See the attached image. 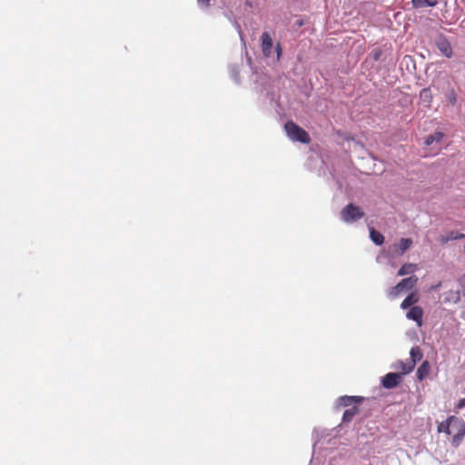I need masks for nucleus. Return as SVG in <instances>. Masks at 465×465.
Masks as SVG:
<instances>
[{"label":"nucleus","instance_id":"f257e3e1","mask_svg":"<svg viewBox=\"0 0 465 465\" xmlns=\"http://www.w3.org/2000/svg\"><path fill=\"white\" fill-rule=\"evenodd\" d=\"M247 62L252 71V89L259 95L258 99L264 104L271 107L279 106L278 95L274 90L273 82L265 74H258L252 66V59L247 55Z\"/></svg>","mask_w":465,"mask_h":465},{"label":"nucleus","instance_id":"f03ea898","mask_svg":"<svg viewBox=\"0 0 465 465\" xmlns=\"http://www.w3.org/2000/svg\"><path fill=\"white\" fill-rule=\"evenodd\" d=\"M261 53L270 66H278L283 56V47L280 41H275L269 31H263L260 36Z\"/></svg>","mask_w":465,"mask_h":465},{"label":"nucleus","instance_id":"7ed1b4c3","mask_svg":"<svg viewBox=\"0 0 465 465\" xmlns=\"http://www.w3.org/2000/svg\"><path fill=\"white\" fill-rule=\"evenodd\" d=\"M284 131L287 137L294 143L308 144L311 142L310 134L293 120H288L284 124Z\"/></svg>","mask_w":465,"mask_h":465},{"label":"nucleus","instance_id":"20e7f679","mask_svg":"<svg viewBox=\"0 0 465 465\" xmlns=\"http://www.w3.org/2000/svg\"><path fill=\"white\" fill-rule=\"evenodd\" d=\"M365 216L363 209L353 202L344 205L340 212V220L345 224H353Z\"/></svg>","mask_w":465,"mask_h":465},{"label":"nucleus","instance_id":"39448f33","mask_svg":"<svg viewBox=\"0 0 465 465\" xmlns=\"http://www.w3.org/2000/svg\"><path fill=\"white\" fill-rule=\"evenodd\" d=\"M433 44L440 51V54L446 58H451L453 56V49L451 44L443 33H437L433 38Z\"/></svg>","mask_w":465,"mask_h":465},{"label":"nucleus","instance_id":"423d86ee","mask_svg":"<svg viewBox=\"0 0 465 465\" xmlns=\"http://www.w3.org/2000/svg\"><path fill=\"white\" fill-rule=\"evenodd\" d=\"M365 398L358 395H342L336 399L334 401V411H339L341 408H351V406L361 405Z\"/></svg>","mask_w":465,"mask_h":465},{"label":"nucleus","instance_id":"0eeeda50","mask_svg":"<svg viewBox=\"0 0 465 465\" xmlns=\"http://www.w3.org/2000/svg\"><path fill=\"white\" fill-rule=\"evenodd\" d=\"M418 277L411 274L406 278L401 279L391 291L390 294L393 297L399 295L402 292L411 291L418 282Z\"/></svg>","mask_w":465,"mask_h":465},{"label":"nucleus","instance_id":"6e6552de","mask_svg":"<svg viewBox=\"0 0 465 465\" xmlns=\"http://www.w3.org/2000/svg\"><path fill=\"white\" fill-rule=\"evenodd\" d=\"M403 381V377L399 372L391 371L381 378L380 384L386 390L397 388Z\"/></svg>","mask_w":465,"mask_h":465},{"label":"nucleus","instance_id":"1a4fd4ad","mask_svg":"<svg viewBox=\"0 0 465 465\" xmlns=\"http://www.w3.org/2000/svg\"><path fill=\"white\" fill-rule=\"evenodd\" d=\"M446 131L442 129H437L433 133L423 137V145L427 147H431L434 143L440 145L443 142V139L446 137Z\"/></svg>","mask_w":465,"mask_h":465},{"label":"nucleus","instance_id":"9d476101","mask_svg":"<svg viewBox=\"0 0 465 465\" xmlns=\"http://www.w3.org/2000/svg\"><path fill=\"white\" fill-rule=\"evenodd\" d=\"M459 421L460 422H456L453 427V429H457L458 431L451 438V445L455 448H458L461 444L465 437V421L460 418H459Z\"/></svg>","mask_w":465,"mask_h":465},{"label":"nucleus","instance_id":"9b49d317","mask_svg":"<svg viewBox=\"0 0 465 465\" xmlns=\"http://www.w3.org/2000/svg\"><path fill=\"white\" fill-rule=\"evenodd\" d=\"M456 422L459 421V417L450 415L445 420L440 422L437 426V431L439 433H445L447 435L451 434V429L455 426Z\"/></svg>","mask_w":465,"mask_h":465},{"label":"nucleus","instance_id":"f8f14e48","mask_svg":"<svg viewBox=\"0 0 465 465\" xmlns=\"http://www.w3.org/2000/svg\"><path fill=\"white\" fill-rule=\"evenodd\" d=\"M330 186L335 188L336 191L341 193L343 190L345 179L342 174L337 173L334 169L330 171V178H328Z\"/></svg>","mask_w":465,"mask_h":465},{"label":"nucleus","instance_id":"ddd939ff","mask_svg":"<svg viewBox=\"0 0 465 465\" xmlns=\"http://www.w3.org/2000/svg\"><path fill=\"white\" fill-rule=\"evenodd\" d=\"M406 317L407 319L415 322L418 327H420L423 322V310L420 306H412L407 311Z\"/></svg>","mask_w":465,"mask_h":465},{"label":"nucleus","instance_id":"4468645a","mask_svg":"<svg viewBox=\"0 0 465 465\" xmlns=\"http://www.w3.org/2000/svg\"><path fill=\"white\" fill-rule=\"evenodd\" d=\"M419 98L422 106L426 107L427 109H430L433 94L430 86L424 87L420 91Z\"/></svg>","mask_w":465,"mask_h":465},{"label":"nucleus","instance_id":"2eb2a0df","mask_svg":"<svg viewBox=\"0 0 465 465\" xmlns=\"http://www.w3.org/2000/svg\"><path fill=\"white\" fill-rule=\"evenodd\" d=\"M443 95L447 101V105H450L452 107L457 105L458 92L453 86H451L450 84H448V86L443 90Z\"/></svg>","mask_w":465,"mask_h":465},{"label":"nucleus","instance_id":"dca6fc26","mask_svg":"<svg viewBox=\"0 0 465 465\" xmlns=\"http://www.w3.org/2000/svg\"><path fill=\"white\" fill-rule=\"evenodd\" d=\"M242 64H230L228 65L229 74L233 83L237 85L241 84L242 79L240 77Z\"/></svg>","mask_w":465,"mask_h":465},{"label":"nucleus","instance_id":"f3484780","mask_svg":"<svg viewBox=\"0 0 465 465\" xmlns=\"http://www.w3.org/2000/svg\"><path fill=\"white\" fill-rule=\"evenodd\" d=\"M360 412V405L351 406V408L345 409L342 417H341V424L350 423L356 414Z\"/></svg>","mask_w":465,"mask_h":465},{"label":"nucleus","instance_id":"a211bd4d","mask_svg":"<svg viewBox=\"0 0 465 465\" xmlns=\"http://www.w3.org/2000/svg\"><path fill=\"white\" fill-rule=\"evenodd\" d=\"M369 236L370 240L376 246H381L384 243L385 238L383 234L372 226H369Z\"/></svg>","mask_w":465,"mask_h":465},{"label":"nucleus","instance_id":"6ab92c4d","mask_svg":"<svg viewBox=\"0 0 465 465\" xmlns=\"http://www.w3.org/2000/svg\"><path fill=\"white\" fill-rule=\"evenodd\" d=\"M460 301V290H450L443 294V302L446 304H457Z\"/></svg>","mask_w":465,"mask_h":465},{"label":"nucleus","instance_id":"aec40b11","mask_svg":"<svg viewBox=\"0 0 465 465\" xmlns=\"http://www.w3.org/2000/svg\"><path fill=\"white\" fill-rule=\"evenodd\" d=\"M422 357H423V353L419 347L414 346L410 350V359L408 360V361L413 370H414L417 362H419L422 360Z\"/></svg>","mask_w":465,"mask_h":465},{"label":"nucleus","instance_id":"412c9836","mask_svg":"<svg viewBox=\"0 0 465 465\" xmlns=\"http://www.w3.org/2000/svg\"><path fill=\"white\" fill-rule=\"evenodd\" d=\"M391 367L393 369H400L401 371H399V373L401 374L403 378L404 376L410 374L413 371L408 360L406 361H403L402 360H398Z\"/></svg>","mask_w":465,"mask_h":465},{"label":"nucleus","instance_id":"4be33fe9","mask_svg":"<svg viewBox=\"0 0 465 465\" xmlns=\"http://www.w3.org/2000/svg\"><path fill=\"white\" fill-rule=\"evenodd\" d=\"M430 364L428 361H422L416 371V379L419 381H422L430 374Z\"/></svg>","mask_w":465,"mask_h":465},{"label":"nucleus","instance_id":"5701e85b","mask_svg":"<svg viewBox=\"0 0 465 465\" xmlns=\"http://www.w3.org/2000/svg\"><path fill=\"white\" fill-rule=\"evenodd\" d=\"M340 136L342 138L343 141L352 143L354 146H358L362 150L364 149V143L361 139H359L355 134L349 132H344L341 134H340Z\"/></svg>","mask_w":465,"mask_h":465},{"label":"nucleus","instance_id":"b1692460","mask_svg":"<svg viewBox=\"0 0 465 465\" xmlns=\"http://www.w3.org/2000/svg\"><path fill=\"white\" fill-rule=\"evenodd\" d=\"M465 239V233L460 232L458 231H450L444 235L440 236V242L447 243L450 241L461 240Z\"/></svg>","mask_w":465,"mask_h":465},{"label":"nucleus","instance_id":"393cba45","mask_svg":"<svg viewBox=\"0 0 465 465\" xmlns=\"http://www.w3.org/2000/svg\"><path fill=\"white\" fill-rule=\"evenodd\" d=\"M411 5L414 9H423L427 7H435L438 0H411Z\"/></svg>","mask_w":465,"mask_h":465},{"label":"nucleus","instance_id":"a878e982","mask_svg":"<svg viewBox=\"0 0 465 465\" xmlns=\"http://www.w3.org/2000/svg\"><path fill=\"white\" fill-rule=\"evenodd\" d=\"M413 244L411 238H401L398 243V254L403 255Z\"/></svg>","mask_w":465,"mask_h":465},{"label":"nucleus","instance_id":"bb28decb","mask_svg":"<svg viewBox=\"0 0 465 465\" xmlns=\"http://www.w3.org/2000/svg\"><path fill=\"white\" fill-rule=\"evenodd\" d=\"M418 302V296L415 292L409 293L401 302V308L402 310H409L411 307L415 306L414 304Z\"/></svg>","mask_w":465,"mask_h":465},{"label":"nucleus","instance_id":"cd10ccee","mask_svg":"<svg viewBox=\"0 0 465 465\" xmlns=\"http://www.w3.org/2000/svg\"><path fill=\"white\" fill-rule=\"evenodd\" d=\"M417 269V265L415 263L406 262L402 264L398 270V276H404L411 274Z\"/></svg>","mask_w":465,"mask_h":465},{"label":"nucleus","instance_id":"c85d7f7f","mask_svg":"<svg viewBox=\"0 0 465 465\" xmlns=\"http://www.w3.org/2000/svg\"><path fill=\"white\" fill-rule=\"evenodd\" d=\"M223 12V15L230 22L232 23L233 20L236 19L235 17V15H234V12L232 11V9H231L230 7L228 6H223V7H220Z\"/></svg>","mask_w":465,"mask_h":465},{"label":"nucleus","instance_id":"c756f323","mask_svg":"<svg viewBox=\"0 0 465 465\" xmlns=\"http://www.w3.org/2000/svg\"><path fill=\"white\" fill-rule=\"evenodd\" d=\"M231 24L238 33L241 42L245 45L244 34L242 32L240 23L237 21V19H235Z\"/></svg>","mask_w":465,"mask_h":465},{"label":"nucleus","instance_id":"7c9ffc66","mask_svg":"<svg viewBox=\"0 0 465 465\" xmlns=\"http://www.w3.org/2000/svg\"><path fill=\"white\" fill-rule=\"evenodd\" d=\"M382 55V51L381 48H374L373 50H371V52L370 53L369 56L371 57L373 59V61L377 62L381 59Z\"/></svg>","mask_w":465,"mask_h":465},{"label":"nucleus","instance_id":"2f4dec72","mask_svg":"<svg viewBox=\"0 0 465 465\" xmlns=\"http://www.w3.org/2000/svg\"><path fill=\"white\" fill-rule=\"evenodd\" d=\"M458 284L460 286V295L465 299V273L458 279Z\"/></svg>","mask_w":465,"mask_h":465},{"label":"nucleus","instance_id":"473e14b6","mask_svg":"<svg viewBox=\"0 0 465 465\" xmlns=\"http://www.w3.org/2000/svg\"><path fill=\"white\" fill-rule=\"evenodd\" d=\"M463 408H465V397L458 401V402L455 404L454 411L456 413H458L459 411L462 410Z\"/></svg>","mask_w":465,"mask_h":465},{"label":"nucleus","instance_id":"72a5a7b5","mask_svg":"<svg viewBox=\"0 0 465 465\" xmlns=\"http://www.w3.org/2000/svg\"><path fill=\"white\" fill-rule=\"evenodd\" d=\"M212 0H197V4L201 9H207L211 5Z\"/></svg>","mask_w":465,"mask_h":465},{"label":"nucleus","instance_id":"f704fd0d","mask_svg":"<svg viewBox=\"0 0 465 465\" xmlns=\"http://www.w3.org/2000/svg\"><path fill=\"white\" fill-rule=\"evenodd\" d=\"M306 23V19L302 16H300L298 19L294 22V27L301 28Z\"/></svg>","mask_w":465,"mask_h":465},{"label":"nucleus","instance_id":"c9c22d12","mask_svg":"<svg viewBox=\"0 0 465 465\" xmlns=\"http://www.w3.org/2000/svg\"><path fill=\"white\" fill-rule=\"evenodd\" d=\"M312 86L306 87L304 90L302 91V94H304L307 98H309L312 94Z\"/></svg>","mask_w":465,"mask_h":465},{"label":"nucleus","instance_id":"e433bc0d","mask_svg":"<svg viewBox=\"0 0 465 465\" xmlns=\"http://www.w3.org/2000/svg\"><path fill=\"white\" fill-rule=\"evenodd\" d=\"M244 5L251 9L254 8V3L252 0H245Z\"/></svg>","mask_w":465,"mask_h":465},{"label":"nucleus","instance_id":"4c0bfd02","mask_svg":"<svg viewBox=\"0 0 465 465\" xmlns=\"http://www.w3.org/2000/svg\"><path fill=\"white\" fill-rule=\"evenodd\" d=\"M364 153L370 157L371 158L372 161H376L377 158L374 156V154L369 151H364Z\"/></svg>","mask_w":465,"mask_h":465},{"label":"nucleus","instance_id":"58836bf2","mask_svg":"<svg viewBox=\"0 0 465 465\" xmlns=\"http://www.w3.org/2000/svg\"><path fill=\"white\" fill-rule=\"evenodd\" d=\"M440 285H441V283H440V282H439V283H437L433 288H434V289H438Z\"/></svg>","mask_w":465,"mask_h":465},{"label":"nucleus","instance_id":"ea45409f","mask_svg":"<svg viewBox=\"0 0 465 465\" xmlns=\"http://www.w3.org/2000/svg\"><path fill=\"white\" fill-rule=\"evenodd\" d=\"M359 157H360L361 159H362V160H363V159H365V157H364L363 155L359 156Z\"/></svg>","mask_w":465,"mask_h":465},{"label":"nucleus","instance_id":"a19ab883","mask_svg":"<svg viewBox=\"0 0 465 465\" xmlns=\"http://www.w3.org/2000/svg\"><path fill=\"white\" fill-rule=\"evenodd\" d=\"M464 252H465V244H464Z\"/></svg>","mask_w":465,"mask_h":465}]
</instances>
